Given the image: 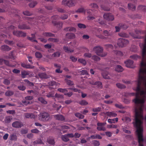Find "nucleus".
Wrapping results in <instances>:
<instances>
[{"instance_id": "45", "label": "nucleus", "mask_w": 146, "mask_h": 146, "mask_svg": "<svg viewBox=\"0 0 146 146\" xmlns=\"http://www.w3.org/2000/svg\"><path fill=\"white\" fill-rule=\"evenodd\" d=\"M140 58V56L136 54L131 55L130 56V58L134 60H137Z\"/></svg>"}, {"instance_id": "40", "label": "nucleus", "mask_w": 146, "mask_h": 146, "mask_svg": "<svg viewBox=\"0 0 146 146\" xmlns=\"http://www.w3.org/2000/svg\"><path fill=\"white\" fill-rule=\"evenodd\" d=\"M60 52H56L52 54V56L55 58L59 57L60 55Z\"/></svg>"}, {"instance_id": "36", "label": "nucleus", "mask_w": 146, "mask_h": 146, "mask_svg": "<svg viewBox=\"0 0 146 146\" xmlns=\"http://www.w3.org/2000/svg\"><path fill=\"white\" fill-rule=\"evenodd\" d=\"M94 85H96L98 88H102V83L98 81L95 82L94 84Z\"/></svg>"}, {"instance_id": "56", "label": "nucleus", "mask_w": 146, "mask_h": 146, "mask_svg": "<svg viewBox=\"0 0 146 146\" xmlns=\"http://www.w3.org/2000/svg\"><path fill=\"white\" fill-rule=\"evenodd\" d=\"M31 132L33 133L37 134L38 133L40 132V131L37 129L36 128L34 129H31Z\"/></svg>"}, {"instance_id": "27", "label": "nucleus", "mask_w": 146, "mask_h": 146, "mask_svg": "<svg viewBox=\"0 0 146 146\" xmlns=\"http://www.w3.org/2000/svg\"><path fill=\"white\" fill-rule=\"evenodd\" d=\"M116 85L118 88L121 89H125L126 88L125 85L120 83H117Z\"/></svg>"}, {"instance_id": "47", "label": "nucleus", "mask_w": 146, "mask_h": 146, "mask_svg": "<svg viewBox=\"0 0 146 146\" xmlns=\"http://www.w3.org/2000/svg\"><path fill=\"white\" fill-rule=\"evenodd\" d=\"M138 9L144 11L146 10V7L143 5H140L138 6Z\"/></svg>"}, {"instance_id": "28", "label": "nucleus", "mask_w": 146, "mask_h": 146, "mask_svg": "<svg viewBox=\"0 0 146 146\" xmlns=\"http://www.w3.org/2000/svg\"><path fill=\"white\" fill-rule=\"evenodd\" d=\"M78 62L82 64L84 66H85L87 64L86 60L82 58H79L78 59Z\"/></svg>"}, {"instance_id": "41", "label": "nucleus", "mask_w": 146, "mask_h": 146, "mask_svg": "<svg viewBox=\"0 0 146 146\" xmlns=\"http://www.w3.org/2000/svg\"><path fill=\"white\" fill-rule=\"evenodd\" d=\"M128 7L129 9L133 10H135L136 8L134 5L131 3H128Z\"/></svg>"}, {"instance_id": "48", "label": "nucleus", "mask_w": 146, "mask_h": 146, "mask_svg": "<svg viewBox=\"0 0 146 146\" xmlns=\"http://www.w3.org/2000/svg\"><path fill=\"white\" fill-rule=\"evenodd\" d=\"M101 108L100 107H98L97 108H93L92 110L94 112H99L101 111Z\"/></svg>"}, {"instance_id": "25", "label": "nucleus", "mask_w": 146, "mask_h": 146, "mask_svg": "<svg viewBox=\"0 0 146 146\" xmlns=\"http://www.w3.org/2000/svg\"><path fill=\"white\" fill-rule=\"evenodd\" d=\"M118 119L117 117L113 119H108V121L110 123H115V122L118 121Z\"/></svg>"}, {"instance_id": "29", "label": "nucleus", "mask_w": 146, "mask_h": 146, "mask_svg": "<svg viewBox=\"0 0 146 146\" xmlns=\"http://www.w3.org/2000/svg\"><path fill=\"white\" fill-rule=\"evenodd\" d=\"M14 94V92L11 90H7L5 93V95L7 96H10L13 95Z\"/></svg>"}, {"instance_id": "13", "label": "nucleus", "mask_w": 146, "mask_h": 146, "mask_svg": "<svg viewBox=\"0 0 146 146\" xmlns=\"http://www.w3.org/2000/svg\"><path fill=\"white\" fill-rule=\"evenodd\" d=\"M38 75L39 77L42 79H46L50 78V76L47 75L45 72L39 73Z\"/></svg>"}, {"instance_id": "18", "label": "nucleus", "mask_w": 146, "mask_h": 146, "mask_svg": "<svg viewBox=\"0 0 146 146\" xmlns=\"http://www.w3.org/2000/svg\"><path fill=\"white\" fill-rule=\"evenodd\" d=\"M102 75L104 78L106 79H110V74L107 72H102Z\"/></svg>"}, {"instance_id": "58", "label": "nucleus", "mask_w": 146, "mask_h": 146, "mask_svg": "<svg viewBox=\"0 0 146 146\" xmlns=\"http://www.w3.org/2000/svg\"><path fill=\"white\" fill-rule=\"evenodd\" d=\"M70 58L72 61L73 62H76L77 60V58H76L72 56H70Z\"/></svg>"}, {"instance_id": "59", "label": "nucleus", "mask_w": 146, "mask_h": 146, "mask_svg": "<svg viewBox=\"0 0 146 146\" xmlns=\"http://www.w3.org/2000/svg\"><path fill=\"white\" fill-rule=\"evenodd\" d=\"M84 57L88 58H92V54L89 53H84Z\"/></svg>"}, {"instance_id": "33", "label": "nucleus", "mask_w": 146, "mask_h": 146, "mask_svg": "<svg viewBox=\"0 0 146 146\" xmlns=\"http://www.w3.org/2000/svg\"><path fill=\"white\" fill-rule=\"evenodd\" d=\"M91 59L96 61H98L100 60V57L96 55L92 56Z\"/></svg>"}, {"instance_id": "64", "label": "nucleus", "mask_w": 146, "mask_h": 146, "mask_svg": "<svg viewBox=\"0 0 146 146\" xmlns=\"http://www.w3.org/2000/svg\"><path fill=\"white\" fill-rule=\"evenodd\" d=\"M3 83L6 85H8L10 84V82L9 80L7 79H5L3 82Z\"/></svg>"}, {"instance_id": "34", "label": "nucleus", "mask_w": 146, "mask_h": 146, "mask_svg": "<svg viewBox=\"0 0 146 146\" xmlns=\"http://www.w3.org/2000/svg\"><path fill=\"white\" fill-rule=\"evenodd\" d=\"M34 145H36L37 144H43L42 141L40 139H38L36 140L33 142Z\"/></svg>"}, {"instance_id": "54", "label": "nucleus", "mask_w": 146, "mask_h": 146, "mask_svg": "<svg viewBox=\"0 0 146 146\" xmlns=\"http://www.w3.org/2000/svg\"><path fill=\"white\" fill-rule=\"evenodd\" d=\"M23 13L25 15L28 16H30L33 15V13H31L28 11H24L23 12Z\"/></svg>"}, {"instance_id": "16", "label": "nucleus", "mask_w": 146, "mask_h": 146, "mask_svg": "<svg viewBox=\"0 0 146 146\" xmlns=\"http://www.w3.org/2000/svg\"><path fill=\"white\" fill-rule=\"evenodd\" d=\"M18 27L19 29L22 30L29 29H30L29 26L24 23L19 24L18 26Z\"/></svg>"}, {"instance_id": "43", "label": "nucleus", "mask_w": 146, "mask_h": 146, "mask_svg": "<svg viewBox=\"0 0 146 146\" xmlns=\"http://www.w3.org/2000/svg\"><path fill=\"white\" fill-rule=\"evenodd\" d=\"M75 115L79 119H82L84 117V116L82 115L79 113H75Z\"/></svg>"}, {"instance_id": "9", "label": "nucleus", "mask_w": 146, "mask_h": 146, "mask_svg": "<svg viewBox=\"0 0 146 146\" xmlns=\"http://www.w3.org/2000/svg\"><path fill=\"white\" fill-rule=\"evenodd\" d=\"M104 19L108 21H112L114 19V17L110 13H105L103 15Z\"/></svg>"}, {"instance_id": "2", "label": "nucleus", "mask_w": 146, "mask_h": 146, "mask_svg": "<svg viewBox=\"0 0 146 146\" xmlns=\"http://www.w3.org/2000/svg\"><path fill=\"white\" fill-rule=\"evenodd\" d=\"M135 104V122H133L134 126L137 128V134L138 138L139 146H143L141 143L143 141V129L141 125L143 119V110L145 101H134Z\"/></svg>"}, {"instance_id": "62", "label": "nucleus", "mask_w": 146, "mask_h": 146, "mask_svg": "<svg viewBox=\"0 0 146 146\" xmlns=\"http://www.w3.org/2000/svg\"><path fill=\"white\" fill-rule=\"evenodd\" d=\"M79 104L82 106H85L88 104L86 101H79Z\"/></svg>"}, {"instance_id": "39", "label": "nucleus", "mask_w": 146, "mask_h": 146, "mask_svg": "<svg viewBox=\"0 0 146 146\" xmlns=\"http://www.w3.org/2000/svg\"><path fill=\"white\" fill-rule=\"evenodd\" d=\"M62 140L65 142H67L69 140V139L66 134L62 135Z\"/></svg>"}, {"instance_id": "44", "label": "nucleus", "mask_w": 146, "mask_h": 146, "mask_svg": "<svg viewBox=\"0 0 146 146\" xmlns=\"http://www.w3.org/2000/svg\"><path fill=\"white\" fill-rule=\"evenodd\" d=\"M118 25L119 26L121 29H126L128 27V26L127 25L123 24H119Z\"/></svg>"}, {"instance_id": "23", "label": "nucleus", "mask_w": 146, "mask_h": 146, "mask_svg": "<svg viewBox=\"0 0 146 146\" xmlns=\"http://www.w3.org/2000/svg\"><path fill=\"white\" fill-rule=\"evenodd\" d=\"M43 35L46 37H55V35L50 32H45L43 33Z\"/></svg>"}, {"instance_id": "51", "label": "nucleus", "mask_w": 146, "mask_h": 146, "mask_svg": "<svg viewBox=\"0 0 146 146\" xmlns=\"http://www.w3.org/2000/svg\"><path fill=\"white\" fill-rule=\"evenodd\" d=\"M5 43L9 45H12L14 44V42L12 40H5Z\"/></svg>"}, {"instance_id": "35", "label": "nucleus", "mask_w": 146, "mask_h": 146, "mask_svg": "<svg viewBox=\"0 0 146 146\" xmlns=\"http://www.w3.org/2000/svg\"><path fill=\"white\" fill-rule=\"evenodd\" d=\"M49 41L54 42H58L59 41V39L57 38H49L48 39Z\"/></svg>"}, {"instance_id": "7", "label": "nucleus", "mask_w": 146, "mask_h": 146, "mask_svg": "<svg viewBox=\"0 0 146 146\" xmlns=\"http://www.w3.org/2000/svg\"><path fill=\"white\" fill-rule=\"evenodd\" d=\"M13 34L18 37H25L27 35L26 33L21 31H13Z\"/></svg>"}, {"instance_id": "11", "label": "nucleus", "mask_w": 146, "mask_h": 146, "mask_svg": "<svg viewBox=\"0 0 146 146\" xmlns=\"http://www.w3.org/2000/svg\"><path fill=\"white\" fill-rule=\"evenodd\" d=\"M125 66L128 67L134 68V66L133 64V60L129 59L125 62Z\"/></svg>"}, {"instance_id": "60", "label": "nucleus", "mask_w": 146, "mask_h": 146, "mask_svg": "<svg viewBox=\"0 0 146 146\" xmlns=\"http://www.w3.org/2000/svg\"><path fill=\"white\" fill-rule=\"evenodd\" d=\"M85 11L84 9L82 8H79L77 11H76V12L78 13H82Z\"/></svg>"}, {"instance_id": "5", "label": "nucleus", "mask_w": 146, "mask_h": 146, "mask_svg": "<svg viewBox=\"0 0 146 146\" xmlns=\"http://www.w3.org/2000/svg\"><path fill=\"white\" fill-rule=\"evenodd\" d=\"M50 118V115L46 112L40 113L38 115L39 119L42 121H46Z\"/></svg>"}, {"instance_id": "55", "label": "nucleus", "mask_w": 146, "mask_h": 146, "mask_svg": "<svg viewBox=\"0 0 146 146\" xmlns=\"http://www.w3.org/2000/svg\"><path fill=\"white\" fill-rule=\"evenodd\" d=\"M92 143L94 146H99L100 144V142L99 141L95 140H93Z\"/></svg>"}, {"instance_id": "19", "label": "nucleus", "mask_w": 146, "mask_h": 146, "mask_svg": "<svg viewBox=\"0 0 146 146\" xmlns=\"http://www.w3.org/2000/svg\"><path fill=\"white\" fill-rule=\"evenodd\" d=\"M1 49L3 51H8L11 49V48L7 45H4L1 46Z\"/></svg>"}, {"instance_id": "1", "label": "nucleus", "mask_w": 146, "mask_h": 146, "mask_svg": "<svg viewBox=\"0 0 146 146\" xmlns=\"http://www.w3.org/2000/svg\"><path fill=\"white\" fill-rule=\"evenodd\" d=\"M142 59L139 74L136 93H131L129 95L135 96L132 100H145L146 99V37L145 43L142 44Z\"/></svg>"}, {"instance_id": "14", "label": "nucleus", "mask_w": 146, "mask_h": 146, "mask_svg": "<svg viewBox=\"0 0 146 146\" xmlns=\"http://www.w3.org/2000/svg\"><path fill=\"white\" fill-rule=\"evenodd\" d=\"M63 49L64 52L68 54L72 53L74 51L73 49H71L70 47H68V46H64Z\"/></svg>"}, {"instance_id": "57", "label": "nucleus", "mask_w": 146, "mask_h": 146, "mask_svg": "<svg viewBox=\"0 0 146 146\" xmlns=\"http://www.w3.org/2000/svg\"><path fill=\"white\" fill-rule=\"evenodd\" d=\"M36 19L38 20H40L41 21H43V20H44V17L42 16H37L36 17Z\"/></svg>"}, {"instance_id": "49", "label": "nucleus", "mask_w": 146, "mask_h": 146, "mask_svg": "<svg viewBox=\"0 0 146 146\" xmlns=\"http://www.w3.org/2000/svg\"><path fill=\"white\" fill-rule=\"evenodd\" d=\"M78 27L80 29H85L86 27L85 25L82 23H78Z\"/></svg>"}, {"instance_id": "8", "label": "nucleus", "mask_w": 146, "mask_h": 146, "mask_svg": "<svg viewBox=\"0 0 146 146\" xmlns=\"http://www.w3.org/2000/svg\"><path fill=\"white\" fill-rule=\"evenodd\" d=\"M106 124V123H98L97 124L98 126L97 127V129L99 131H105L106 130V128L104 126Z\"/></svg>"}, {"instance_id": "61", "label": "nucleus", "mask_w": 146, "mask_h": 146, "mask_svg": "<svg viewBox=\"0 0 146 146\" xmlns=\"http://www.w3.org/2000/svg\"><path fill=\"white\" fill-rule=\"evenodd\" d=\"M35 56L37 58H40L42 57V55L40 52H36L35 54Z\"/></svg>"}, {"instance_id": "32", "label": "nucleus", "mask_w": 146, "mask_h": 146, "mask_svg": "<svg viewBox=\"0 0 146 146\" xmlns=\"http://www.w3.org/2000/svg\"><path fill=\"white\" fill-rule=\"evenodd\" d=\"M57 90L60 92H61L62 93H64V94L65 93L68 92V90L67 88H59L57 89Z\"/></svg>"}, {"instance_id": "12", "label": "nucleus", "mask_w": 146, "mask_h": 146, "mask_svg": "<svg viewBox=\"0 0 146 146\" xmlns=\"http://www.w3.org/2000/svg\"><path fill=\"white\" fill-rule=\"evenodd\" d=\"M54 117L58 120L65 121V118L64 116L62 115L56 114L54 115Z\"/></svg>"}, {"instance_id": "6", "label": "nucleus", "mask_w": 146, "mask_h": 146, "mask_svg": "<svg viewBox=\"0 0 146 146\" xmlns=\"http://www.w3.org/2000/svg\"><path fill=\"white\" fill-rule=\"evenodd\" d=\"M129 41L125 39L119 38L118 39L117 44L119 47H123L129 44Z\"/></svg>"}, {"instance_id": "22", "label": "nucleus", "mask_w": 146, "mask_h": 146, "mask_svg": "<svg viewBox=\"0 0 146 146\" xmlns=\"http://www.w3.org/2000/svg\"><path fill=\"white\" fill-rule=\"evenodd\" d=\"M21 65L22 67L27 69H33L34 68V66L31 65L29 64H26L25 63H21Z\"/></svg>"}, {"instance_id": "38", "label": "nucleus", "mask_w": 146, "mask_h": 146, "mask_svg": "<svg viewBox=\"0 0 146 146\" xmlns=\"http://www.w3.org/2000/svg\"><path fill=\"white\" fill-rule=\"evenodd\" d=\"M68 15L66 14H63L61 15L60 17V18L62 20L66 19H68Z\"/></svg>"}, {"instance_id": "30", "label": "nucleus", "mask_w": 146, "mask_h": 146, "mask_svg": "<svg viewBox=\"0 0 146 146\" xmlns=\"http://www.w3.org/2000/svg\"><path fill=\"white\" fill-rule=\"evenodd\" d=\"M65 80L68 85L71 86L74 85V83L72 81L69 80L67 78H65Z\"/></svg>"}, {"instance_id": "42", "label": "nucleus", "mask_w": 146, "mask_h": 146, "mask_svg": "<svg viewBox=\"0 0 146 146\" xmlns=\"http://www.w3.org/2000/svg\"><path fill=\"white\" fill-rule=\"evenodd\" d=\"M37 4V2L34 1L29 4V6L30 7L33 8Z\"/></svg>"}, {"instance_id": "31", "label": "nucleus", "mask_w": 146, "mask_h": 146, "mask_svg": "<svg viewBox=\"0 0 146 146\" xmlns=\"http://www.w3.org/2000/svg\"><path fill=\"white\" fill-rule=\"evenodd\" d=\"M103 34L105 36H111L112 35V34L110 33V31L108 30H104L103 31Z\"/></svg>"}, {"instance_id": "26", "label": "nucleus", "mask_w": 146, "mask_h": 146, "mask_svg": "<svg viewBox=\"0 0 146 146\" xmlns=\"http://www.w3.org/2000/svg\"><path fill=\"white\" fill-rule=\"evenodd\" d=\"M13 118L12 117L10 116H6L5 119V121L6 123H10Z\"/></svg>"}, {"instance_id": "53", "label": "nucleus", "mask_w": 146, "mask_h": 146, "mask_svg": "<svg viewBox=\"0 0 146 146\" xmlns=\"http://www.w3.org/2000/svg\"><path fill=\"white\" fill-rule=\"evenodd\" d=\"M78 73H81V75H84L88 74V72L87 70H82L78 72Z\"/></svg>"}, {"instance_id": "17", "label": "nucleus", "mask_w": 146, "mask_h": 146, "mask_svg": "<svg viewBox=\"0 0 146 146\" xmlns=\"http://www.w3.org/2000/svg\"><path fill=\"white\" fill-rule=\"evenodd\" d=\"M105 114L109 117H115L117 116V114L114 111L107 112Z\"/></svg>"}, {"instance_id": "46", "label": "nucleus", "mask_w": 146, "mask_h": 146, "mask_svg": "<svg viewBox=\"0 0 146 146\" xmlns=\"http://www.w3.org/2000/svg\"><path fill=\"white\" fill-rule=\"evenodd\" d=\"M118 35L120 36L123 37H127L128 35L126 33L124 32H122L118 34Z\"/></svg>"}, {"instance_id": "21", "label": "nucleus", "mask_w": 146, "mask_h": 146, "mask_svg": "<svg viewBox=\"0 0 146 146\" xmlns=\"http://www.w3.org/2000/svg\"><path fill=\"white\" fill-rule=\"evenodd\" d=\"M66 35L68 39H74L75 37V35L72 33H67L66 34Z\"/></svg>"}, {"instance_id": "10", "label": "nucleus", "mask_w": 146, "mask_h": 146, "mask_svg": "<svg viewBox=\"0 0 146 146\" xmlns=\"http://www.w3.org/2000/svg\"><path fill=\"white\" fill-rule=\"evenodd\" d=\"M12 126L13 127L19 128L23 126V124L21 122L16 121L12 123Z\"/></svg>"}, {"instance_id": "50", "label": "nucleus", "mask_w": 146, "mask_h": 146, "mask_svg": "<svg viewBox=\"0 0 146 146\" xmlns=\"http://www.w3.org/2000/svg\"><path fill=\"white\" fill-rule=\"evenodd\" d=\"M135 33L138 35H141L144 33V32L140 30L136 29L135 30Z\"/></svg>"}, {"instance_id": "24", "label": "nucleus", "mask_w": 146, "mask_h": 146, "mask_svg": "<svg viewBox=\"0 0 146 146\" xmlns=\"http://www.w3.org/2000/svg\"><path fill=\"white\" fill-rule=\"evenodd\" d=\"M115 71L118 72H121L123 71V68L119 65H118L116 66L115 68Z\"/></svg>"}, {"instance_id": "3", "label": "nucleus", "mask_w": 146, "mask_h": 146, "mask_svg": "<svg viewBox=\"0 0 146 146\" xmlns=\"http://www.w3.org/2000/svg\"><path fill=\"white\" fill-rule=\"evenodd\" d=\"M93 50L97 55L101 57H105L107 55V53L103 52V48L100 46L98 45L95 46Z\"/></svg>"}, {"instance_id": "4", "label": "nucleus", "mask_w": 146, "mask_h": 146, "mask_svg": "<svg viewBox=\"0 0 146 146\" xmlns=\"http://www.w3.org/2000/svg\"><path fill=\"white\" fill-rule=\"evenodd\" d=\"M76 3V0H63L62 2V4L70 7L74 6Z\"/></svg>"}, {"instance_id": "52", "label": "nucleus", "mask_w": 146, "mask_h": 146, "mask_svg": "<svg viewBox=\"0 0 146 146\" xmlns=\"http://www.w3.org/2000/svg\"><path fill=\"white\" fill-rule=\"evenodd\" d=\"M29 74L26 71H24L21 72V75L22 77L23 78H24L27 75H28Z\"/></svg>"}, {"instance_id": "37", "label": "nucleus", "mask_w": 146, "mask_h": 146, "mask_svg": "<svg viewBox=\"0 0 146 146\" xmlns=\"http://www.w3.org/2000/svg\"><path fill=\"white\" fill-rule=\"evenodd\" d=\"M55 97L57 98L58 100H62L64 98L63 95L56 93L55 95Z\"/></svg>"}, {"instance_id": "63", "label": "nucleus", "mask_w": 146, "mask_h": 146, "mask_svg": "<svg viewBox=\"0 0 146 146\" xmlns=\"http://www.w3.org/2000/svg\"><path fill=\"white\" fill-rule=\"evenodd\" d=\"M17 88L19 89L22 91L24 90L26 88V87L23 85L18 86Z\"/></svg>"}, {"instance_id": "20", "label": "nucleus", "mask_w": 146, "mask_h": 146, "mask_svg": "<svg viewBox=\"0 0 146 146\" xmlns=\"http://www.w3.org/2000/svg\"><path fill=\"white\" fill-rule=\"evenodd\" d=\"M47 142L49 144L53 145L55 143L54 140L52 137H49L47 139Z\"/></svg>"}, {"instance_id": "15", "label": "nucleus", "mask_w": 146, "mask_h": 146, "mask_svg": "<svg viewBox=\"0 0 146 146\" xmlns=\"http://www.w3.org/2000/svg\"><path fill=\"white\" fill-rule=\"evenodd\" d=\"M52 23L54 26H56L59 29H60L62 27L63 23L62 22H52Z\"/></svg>"}]
</instances>
